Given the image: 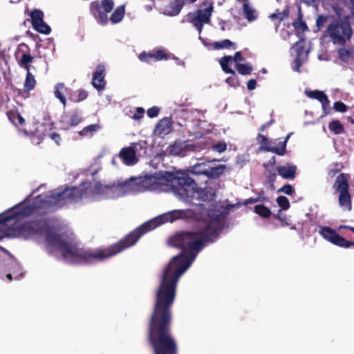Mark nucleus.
I'll return each mask as SVG.
<instances>
[{
	"mask_svg": "<svg viewBox=\"0 0 354 354\" xmlns=\"http://www.w3.org/2000/svg\"><path fill=\"white\" fill-rule=\"evenodd\" d=\"M301 1L308 6H312L316 3L317 0H301Z\"/></svg>",
	"mask_w": 354,
	"mask_h": 354,
	"instance_id": "57",
	"label": "nucleus"
},
{
	"mask_svg": "<svg viewBox=\"0 0 354 354\" xmlns=\"http://www.w3.org/2000/svg\"><path fill=\"white\" fill-rule=\"evenodd\" d=\"M85 194V190L82 187H66L62 192L47 195L44 198L41 195H37L34 198L30 204L23 205L18 211L10 215H0V224H6L13 219H17L21 216H29L32 214L40 216L54 212L57 208H61L67 203L77 202L81 200Z\"/></svg>",
	"mask_w": 354,
	"mask_h": 354,
	"instance_id": "3",
	"label": "nucleus"
},
{
	"mask_svg": "<svg viewBox=\"0 0 354 354\" xmlns=\"http://www.w3.org/2000/svg\"><path fill=\"white\" fill-rule=\"evenodd\" d=\"M328 129L335 135H339L345 133L343 125L337 120H333L330 122L328 124Z\"/></svg>",
	"mask_w": 354,
	"mask_h": 354,
	"instance_id": "28",
	"label": "nucleus"
},
{
	"mask_svg": "<svg viewBox=\"0 0 354 354\" xmlns=\"http://www.w3.org/2000/svg\"><path fill=\"white\" fill-rule=\"evenodd\" d=\"M282 223V225H289V219L288 218L287 216H279V214L275 216Z\"/></svg>",
	"mask_w": 354,
	"mask_h": 354,
	"instance_id": "50",
	"label": "nucleus"
},
{
	"mask_svg": "<svg viewBox=\"0 0 354 354\" xmlns=\"http://www.w3.org/2000/svg\"><path fill=\"white\" fill-rule=\"evenodd\" d=\"M142 187L148 190L158 192L172 191L181 198L193 200L196 198L198 189L197 183L187 175L176 176L172 173H167L161 177L150 176L142 180Z\"/></svg>",
	"mask_w": 354,
	"mask_h": 354,
	"instance_id": "4",
	"label": "nucleus"
},
{
	"mask_svg": "<svg viewBox=\"0 0 354 354\" xmlns=\"http://www.w3.org/2000/svg\"><path fill=\"white\" fill-rule=\"evenodd\" d=\"M100 129V126L98 124H93L85 127L82 130L79 131V134L81 136L91 137L93 134Z\"/></svg>",
	"mask_w": 354,
	"mask_h": 354,
	"instance_id": "27",
	"label": "nucleus"
},
{
	"mask_svg": "<svg viewBox=\"0 0 354 354\" xmlns=\"http://www.w3.org/2000/svg\"><path fill=\"white\" fill-rule=\"evenodd\" d=\"M327 32L335 44L344 45L353 34L348 17L334 19L328 26Z\"/></svg>",
	"mask_w": 354,
	"mask_h": 354,
	"instance_id": "7",
	"label": "nucleus"
},
{
	"mask_svg": "<svg viewBox=\"0 0 354 354\" xmlns=\"http://www.w3.org/2000/svg\"><path fill=\"white\" fill-rule=\"evenodd\" d=\"M257 86V81L254 79L250 80L247 83V88L250 91L255 89Z\"/></svg>",
	"mask_w": 354,
	"mask_h": 354,
	"instance_id": "51",
	"label": "nucleus"
},
{
	"mask_svg": "<svg viewBox=\"0 0 354 354\" xmlns=\"http://www.w3.org/2000/svg\"><path fill=\"white\" fill-rule=\"evenodd\" d=\"M350 122L351 124H354V119H351Z\"/></svg>",
	"mask_w": 354,
	"mask_h": 354,
	"instance_id": "63",
	"label": "nucleus"
},
{
	"mask_svg": "<svg viewBox=\"0 0 354 354\" xmlns=\"http://www.w3.org/2000/svg\"><path fill=\"white\" fill-rule=\"evenodd\" d=\"M125 13V8L124 5L119 6L115 8L110 17V21L112 24H117L120 22Z\"/></svg>",
	"mask_w": 354,
	"mask_h": 354,
	"instance_id": "25",
	"label": "nucleus"
},
{
	"mask_svg": "<svg viewBox=\"0 0 354 354\" xmlns=\"http://www.w3.org/2000/svg\"><path fill=\"white\" fill-rule=\"evenodd\" d=\"M290 136H287L284 140L279 142L276 146L273 142L263 134L259 133L257 137L261 149L269 152L274 153L279 156H283L286 152V144Z\"/></svg>",
	"mask_w": 354,
	"mask_h": 354,
	"instance_id": "13",
	"label": "nucleus"
},
{
	"mask_svg": "<svg viewBox=\"0 0 354 354\" xmlns=\"http://www.w3.org/2000/svg\"><path fill=\"white\" fill-rule=\"evenodd\" d=\"M262 200H261V198L259 197L258 198H248L247 200H245L244 204L245 205H248V204H252V203H257L259 201H261Z\"/></svg>",
	"mask_w": 354,
	"mask_h": 354,
	"instance_id": "55",
	"label": "nucleus"
},
{
	"mask_svg": "<svg viewBox=\"0 0 354 354\" xmlns=\"http://www.w3.org/2000/svg\"><path fill=\"white\" fill-rule=\"evenodd\" d=\"M276 180V174L270 172L267 176V182L270 185L271 189H274V183Z\"/></svg>",
	"mask_w": 354,
	"mask_h": 354,
	"instance_id": "49",
	"label": "nucleus"
},
{
	"mask_svg": "<svg viewBox=\"0 0 354 354\" xmlns=\"http://www.w3.org/2000/svg\"><path fill=\"white\" fill-rule=\"evenodd\" d=\"M302 51H303V48H299L297 49V57L295 58L294 62L295 64V66L294 68V70L297 72H299V68L301 66V59L299 58V57L301 55V54L302 53Z\"/></svg>",
	"mask_w": 354,
	"mask_h": 354,
	"instance_id": "41",
	"label": "nucleus"
},
{
	"mask_svg": "<svg viewBox=\"0 0 354 354\" xmlns=\"http://www.w3.org/2000/svg\"><path fill=\"white\" fill-rule=\"evenodd\" d=\"M278 174L284 179H294L296 176L297 167L294 165L287 166H278Z\"/></svg>",
	"mask_w": 354,
	"mask_h": 354,
	"instance_id": "22",
	"label": "nucleus"
},
{
	"mask_svg": "<svg viewBox=\"0 0 354 354\" xmlns=\"http://www.w3.org/2000/svg\"><path fill=\"white\" fill-rule=\"evenodd\" d=\"M227 209L222 205H212L207 211V218L201 223V227L205 232L212 235L211 237L214 241L223 228V222L228 214Z\"/></svg>",
	"mask_w": 354,
	"mask_h": 354,
	"instance_id": "6",
	"label": "nucleus"
},
{
	"mask_svg": "<svg viewBox=\"0 0 354 354\" xmlns=\"http://www.w3.org/2000/svg\"><path fill=\"white\" fill-rule=\"evenodd\" d=\"M195 214V212L190 209L169 211L144 223L118 242L104 248L86 250L80 248L79 244L73 239L53 232L45 219H41V234H46L48 245L58 250L67 262L91 264L103 261L135 245L142 236L162 224L180 219H191Z\"/></svg>",
	"mask_w": 354,
	"mask_h": 354,
	"instance_id": "2",
	"label": "nucleus"
},
{
	"mask_svg": "<svg viewBox=\"0 0 354 354\" xmlns=\"http://www.w3.org/2000/svg\"><path fill=\"white\" fill-rule=\"evenodd\" d=\"M194 26L198 30L199 32H201L202 31L203 24H201L198 21H196V22H194Z\"/></svg>",
	"mask_w": 354,
	"mask_h": 354,
	"instance_id": "58",
	"label": "nucleus"
},
{
	"mask_svg": "<svg viewBox=\"0 0 354 354\" xmlns=\"http://www.w3.org/2000/svg\"><path fill=\"white\" fill-rule=\"evenodd\" d=\"M305 93L308 97L316 99L322 104L324 115L328 113V109H329L330 101L328 96L323 91L319 90L306 91Z\"/></svg>",
	"mask_w": 354,
	"mask_h": 354,
	"instance_id": "17",
	"label": "nucleus"
},
{
	"mask_svg": "<svg viewBox=\"0 0 354 354\" xmlns=\"http://www.w3.org/2000/svg\"><path fill=\"white\" fill-rule=\"evenodd\" d=\"M288 16V10H283L282 12H279L277 10L276 12H274L270 15V18L272 19H277L279 21V22H281Z\"/></svg>",
	"mask_w": 354,
	"mask_h": 354,
	"instance_id": "38",
	"label": "nucleus"
},
{
	"mask_svg": "<svg viewBox=\"0 0 354 354\" xmlns=\"http://www.w3.org/2000/svg\"><path fill=\"white\" fill-rule=\"evenodd\" d=\"M351 232L354 233V227L351 229Z\"/></svg>",
	"mask_w": 354,
	"mask_h": 354,
	"instance_id": "64",
	"label": "nucleus"
},
{
	"mask_svg": "<svg viewBox=\"0 0 354 354\" xmlns=\"http://www.w3.org/2000/svg\"><path fill=\"white\" fill-rule=\"evenodd\" d=\"M243 13L245 17L249 21H252L257 18L255 15V11L248 5V3L243 4Z\"/></svg>",
	"mask_w": 354,
	"mask_h": 354,
	"instance_id": "33",
	"label": "nucleus"
},
{
	"mask_svg": "<svg viewBox=\"0 0 354 354\" xmlns=\"http://www.w3.org/2000/svg\"><path fill=\"white\" fill-rule=\"evenodd\" d=\"M172 130V122L169 118H164L161 119L156 124L154 131L160 136H165L171 132Z\"/></svg>",
	"mask_w": 354,
	"mask_h": 354,
	"instance_id": "21",
	"label": "nucleus"
},
{
	"mask_svg": "<svg viewBox=\"0 0 354 354\" xmlns=\"http://www.w3.org/2000/svg\"><path fill=\"white\" fill-rule=\"evenodd\" d=\"M194 148V145L186 144L181 141H176L169 147L170 153L179 156H185L187 151H193Z\"/></svg>",
	"mask_w": 354,
	"mask_h": 354,
	"instance_id": "16",
	"label": "nucleus"
},
{
	"mask_svg": "<svg viewBox=\"0 0 354 354\" xmlns=\"http://www.w3.org/2000/svg\"><path fill=\"white\" fill-rule=\"evenodd\" d=\"M7 278L9 279L10 280H12V274H7Z\"/></svg>",
	"mask_w": 354,
	"mask_h": 354,
	"instance_id": "62",
	"label": "nucleus"
},
{
	"mask_svg": "<svg viewBox=\"0 0 354 354\" xmlns=\"http://www.w3.org/2000/svg\"><path fill=\"white\" fill-rule=\"evenodd\" d=\"M196 195L197 198L201 199L203 201H207L209 198V192L207 190V189L198 188Z\"/></svg>",
	"mask_w": 354,
	"mask_h": 354,
	"instance_id": "39",
	"label": "nucleus"
},
{
	"mask_svg": "<svg viewBox=\"0 0 354 354\" xmlns=\"http://www.w3.org/2000/svg\"><path fill=\"white\" fill-rule=\"evenodd\" d=\"M31 24L32 27L44 21V12L39 9H34L30 12Z\"/></svg>",
	"mask_w": 354,
	"mask_h": 354,
	"instance_id": "29",
	"label": "nucleus"
},
{
	"mask_svg": "<svg viewBox=\"0 0 354 354\" xmlns=\"http://www.w3.org/2000/svg\"><path fill=\"white\" fill-rule=\"evenodd\" d=\"M232 46L235 48L236 44L227 39L214 43V48L217 50L222 48H230Z\"/></svg>",
	"mask_w": 354,
	"mask_h": 354,
	"instance_id": "35",
	"label": "nucleus"
},
{
	"mask_svg": "<svg viewBox=\"0 0 354 354\" xmlns=\"http://www.w3.org/2000/svg\"><path fill=\"white\" fill-rule=\"evenodd\" d=\"M232 61V56H224L220 59V64L223 69V71L225 73H230L232 75H234L235 72L234 70H232L231 68L229 67L228 64L229 62Z\"/></svg>",
	"mask_w": 354,
	"mask_h": 354,
	"instance_id": "30",
	"label": "nucleus"
},
{
	"mask_svg": "<svg viewBox=\"0 0 354 354\" xmlns=\"http://www.w3.org/2000/svg\"><path fill=\"white\" fill-rule=\"evenodd\" d=\"M66 94L68 95V100L73 103H79L86 100L88 95V92L83 88L73 91L66 87L63 82L57 83L55 86L54 95L63 104L64 107L66 105Z\"/></svg>",
	"mask_w": 354,
	"mask_h": 354,
	"instance_id": "9",
	"label": "nucleus"
},
{
	"mask_svg": "<svg viewBox=\"0 0 354 354\" xmlns=\"http://www.w3.org/2000/svg\"><path fill=\"white\" fill-rule=\"evenodd\" d=\"M276 163L275 156H272L267 163L263 164V167L267 168L268 166L273 167Z\"/></svg>",
	"mask_w": 354,
	"mask_h": 354,
	"instance_id": "56",
	"label": "nucleus"
},
{
	"mask_svg": "<svg viewBox=\"0 0 354 354\" xmlns=\"http://www.w3.org/2000/svg\"><path fill=\"white\" fill-rule=\"evenodd\" d=\"M353 228V227L352 226H349V225H341L339 226L338 229L339 230H342V229H346V230H349L351 231V229Z\"/></svg>",
	"mask_w": 354,
	"mask_h": 354,
	"instance_id": "59",
	"label": "nucleus"
},
{
	"mask_svg": "<svg viewBox=\"0 0 354 354\" xmlns=\"http://www.w3.org/2000/svg\"><path fill=\"white\" fill-rule=\"evenodd\" d=\"M333 108L335 111L344 113L347 111V106L341 101L334 102Z\"/></svg>",
	"mask_w": 354,
	"mask_h": 354,
	"instance_id": "43",
	"label": "nucleus"
},
{
	"mask_svg": "<svg viewBox=\"0 0 354 354\" xmlns=\"http://www.w3.org/2000/svg\"><path fill=\"white\" fill-rule=\"evenodd\" d=\"M274 122V119H271L270 121L267 122L266 123L262 124L260 128H259V131H265V129L268 127H269L270 126H271L273 123Z\"/></svg>",
	"mask_w": 354,
	"mask_h": 354,
	"instance_id": "54",
	"label": "nucleus"
},
{
	"mask_svg": "<svg viewBox=\"0 0 354 354\" xmlns=\"http://www.w3.org/2000/svg\"><path fill=\"white\" fill-rule=\"evenodd\" d=\"M118 156L127 165H136L138 161L136 157V152L131 147L122 148Z\"/></svg>",
	"mask_w": 354,
	"mask_h": 354,
	"instance_id": "19",
	"label": "nucleus"
},
{
	"mask_svg": "<svg viewBox=\"0 0 354 354\" xmlns=\"http://www.w3.org/2000/svg\"><path fill=\"white\" fill-rule=\"evenodd\" d=\"M225 82L230 85V86L236 87L239 85V79L237 76L234 75H232V76L228 77L225 80Z\"/></svg>",
	"mask_w": 354,
	"mask_h": 354,
	"instance_id": "44",
	"label": "nucleus"
},
{
	"mask_svg": "<svg viewBox=\"0 0 354 354\" xmlns=\"http://www.w3.org/2000/svg\"><path fill=\"white\" fill-rule=\"evenodd\" d=\"M160 108H158V106H152L147 110V114L149 118H153L158 116Z\"/></svg>",
	"mask_w": 354,
	"mask_h": 354,
	"instance_id": "48",
	"label": "nucleus"
},
{
	"mask_svg": "<svg viewBox=\"0 0 354 354\" xmlns=\"http://www.w3.org/2000/svg\"><path fill=\"white\" fill-rule=\"evenodd\" d=\"M30 48L25 43L19 44L16 53L18 64L20 67L27 71L24 82V89L26 91L32 90L36 84L34 75L30 72V64L33 62L34 57L30 53Z\"/></svg>",
	"mask_w": 354,
	"mask_h": 354,
	"instance_id": "8",
	"label": "nucleus"
},
{
	"mask_svg": "<svg viewBox=\"0 0 354 354\" xmlns=\"http://www.w3.org/2000/svg\"><path fill=\"white\" fill-rule=\"evenodd\" d=\"M114 7L113 0H102L92 1L89 5V10L93 17L102 25L108 23L107 14L111 12Z\"/></svg>",
	"mask_w": 354,
	"mask_h": 354,
	"instance_id": "11",
	"label": "nucleus"
},
{
	"mask_svg": "<svg viewBox=\"0 0 354 354\" xmlns=\"http://www.w3.org/2000/svg\"><path fill=\"white\" fill-rule=\"evenodd\" d=\"M318 232L325 240L336 246L342 248H354V242L347 241L330 227L319 226Z\"/></svg>",
	"mask_w": 354,
	"mask_h": 354,
	"instance_id": "12",
	"label": "nucleus"
},
{
	"mask_svg": "<svg viewBox=\"0 0 354 354\" xmlns=\"http://www.w3.org/2000/svg\"><path fill=\"white\" fill-rule=\"evenodd\" d=\"M48 126L44 123L37 122L34 125V129L31 132L32 140L37 144H39L48 134Z\"/></svg>",
	"mask_w": 354,
	"mask_h": 354,
	"instance_id": "18",
	"label": "nucleus"
},
{
	"mask_svg": "<svg viewBox=\"0 0 354 354\" xmlns=\"http://www.w3.org/2000/svg\"><path fill=\"white\" fill-rule=\"evenodd\" d=\"M211 12L212 10L208 8L200 10L197 12V16L194 20L201 24H207L210 19Z\"/></svg>",
	"mask_w": 354,
	"mask_h": 354,
	"instance_id": "26",
	"label": "nucleus"
},
{
	"mask_svg": "<svg viewBox=\"0 0 354 354\" xmlns=\"http://www.w3.org/2000/svg\"><path fill=\"white\" fill-rule=\"evenodd\" d=\"M33 28L37 30L38 32L48 35L51 31L50 27L46 24L44 21L37 24V26H33Z\"/></svg>",
	"mask_w": 354,
	"mask_h": 354,
	"instance_id": "36",
	"label": "nucleus"
},
{
	"mask_svg": "<svg viewBox=\"0 0 354 354\" xmlns=\"http://www.w3.org/2000/svg\"><path fill=\"white\" fill-rule=\"evenodd\" d=\"M153 354H178V344L171 330L148 328Z\"/></svg>",
	"mask_w": 354,
	"mask_h": 354,
	"instance_id": "5",
	"label": "nucleus"
},
{
	"mask_svg": "<svg viewBox=\"0 0 354 354\" xmlns=\"http://www.w3.org/2000/svg\"><path fill=\"white\" fill-rule=\"evenodd\" d=\"M276 201L282 210H287L290 207L288 198L284 196H278Z\"/></svg>",
	"mask_w": 354,
	"mask_h": 354,
	"instance_id": "37",
	"label": "nucleus"
},
{
	"mask_svg": "<svg viewBox=\"0 0 354 354\" xmlns=\"http://www.w3.org/2000/svg\"><path fill=\"white\" fill-rule=\"evenodd\" d=\"M277 192H283L287 195L291 196L295 194V190L292 187V186L290 184H286L283 185L282 187L278 189Z\"/></svg>",
	"mask_w": 354,
	"mask_h": 354,
	"instance_id": "40",
	"label": "nucleus"
},
{
	"mask_svg": "<svg viewBox=\"0 0 354 354\" xmlns=\"http://www.w3.org/2000/svg\"><path fill=\"white\" fill-rule=\"evenodd\" d=\"M145 112V111L142 107H137L132 118L135 120H139L144 117Z\"/></svg>",
	"mask_w": 354,
	"mask_h": 354,
	"instance_id": "47",
	"label": "nucleus"
},
{
	"mask_svg": "<svg viewBox=\"0 0 354 354\" xmlns=\"http://www.w3.org/2000/svg\"><path fill=\"white\" fill-rule=\"evenodd\" d=\"M138 57L142 62L151 63L153 61L167 60L169 59V55L164 50L158 49L154 53L143 51L139 55Z\"/></svg>",
	"mask_w": 354,
	"mask_h": 354,
	"instance_id": "15",
	"label": "nucleus"
},
{
	"mask_svg": "<svg viewBox=\"0 0 354 354\" xmlns=\"http://www.w3.org/2000/svg\"><path fill=\"white\" fill-rule=\"evenodd\" d=\"M7 116L9 118V120L15 124H17V122L20 125H23L25 124L24 118L19 113L10 111L7 113Z\"/></svg>",
	"mask_w": 354,
	"mask_h": 354,
	"instance_id": "32",
	"label": "nucleus"
},
{
	"mask_svg": "<svg viewBox=\"0 0 354 354\" xmlns=\"http://www.w3.org/2000/svg\"><path fill=\"white\" fill-rule=\"evenodd\" d=\"M200 226L196 231H180L169 237L170 245L182 249L165 267L156 291L148 328L171 330L172 306L180 276L189 268L197 254L214 240Z\"/></svg>",
	"mask_w": 354,
	"mask_h": 354,
	"instance_id": "1",
	"label": "nucleus"
},
{
	"mask_svg": "<svg viewBox=\"0 0 354 354\" xmlns=\"http://www.w3.org/2000/svg\"><path fill=\"white\" fill-rule=\"evenodd\" d=\"M201 164L203 165V166L201 167H200L199 169H202V170L207 169V168H205L206 165L205 163H201Z\"/></svg>",
	"mask_w": 354,
	"mask_h": 354,
	"instance_id": "61",
	"label": "nucleus"
},
{
	"mask_svg": "<svg viewBox=\"0 0 354 354\" xmlns=\"http://www.w3.org/2000/svg\"><path fill=\"white\" fill-rule=\"evenodd\" d=\"M236 69L239 74L243 75H250L252 71V67L249 64H236Z\"/></svg>",
	"mask_w": 354,
	"mask_h": 354,
	"instance_id": "34",
	"label": "nucleus"
},
{
	"mask_svg": "<svg viewBox=\"0 0 354 354\" xmlns=\"http://www.w3.org/2000/svg\"><path fill=\"white\" fill-rule=\"evenodd\" d=\"M203 166L202 164H197L194 166V170L195 173L203 174L210 178H218L221 174L224 172L225 166L220 165L214 167H208L207 169L202 170L198 169Z\"/></svg>",
	"mask_w": 354,
	"mask_h": 354,
	"instance_id": "20",
	"label": "nucleus"
},
{
	"mask_svg": "<svg viewBox=\"0 0 354 354\" xmlns=\"http://www.w3.org/2000/svg\"><path fill=\"white\" fill-rule=\"evenodd\" d=\"M300 28L302 29V30H305L307 29V26L305 22L301 21L300 23Z\"/></svg>",
	"mask_w": 354,
	"mask_h": 354,
	"instance_id": "60",
	"label": "nucleus"
},
{
	"mask_svg": "<svg viewBox=\"0 0 354 354\" xmlns=\"http://www.w3.org/2000/svg\"><path fill=\"white\" fill-rule=\"evenodd\" d=\"M185 5V0H171L167 6V14L169 16H176Z\"/></svg>",
	"mask_w": 354,
	"mask_h": 354,
	"instance_id": "23",
	"label": "nucleus"
},
{
	"mask_svg": "<svg viewBox=\"0 0 354 354\" xmlns=\"http://www.w3.org/2000/svg\"><path fill=\"white\" fill-rule=\"evenodd\" d=\"M328 19V16L319 15L316 20V27L318 30H321Z\"/></svg>",
	"mask_w": 354,
	"mask_h": 354,
	"instance_id": "42",
	"label": "nucleus"
},
{
	"mask_svg": "<svg viewBox=\"0 0 354 354\" xmlns=\"http://www.w3.org/2000/svg\"><path fill=\"white\" fill-rule=\"evenodd\" d=\"M243 59L244 58L243 57L240 51L236 52L234 55L232 57V61L234 62L243 61Z\"/></svg>",
	"mask_w": 354,
	"mask_h": 354,
	"instance_id": "53",
	"label": "nucleus"
},
{
	"mask_svg": "<svg viewBox=\"0 0 354 354\" xmlns=\"http://www.w3.org/2000/svg\"><path fill=\"white\" fill-rule=\"evenodd\" d=\"M48 136H50V138L52 140H55V142L57 144H59V142L61 140V138H60L59 134L56 133H50L48 132Z\"/></svg>",
	"mask_w": 354,
	"mask_h": 354,
	"instance_id": "52",
	"label": "nucleus"
},
{
	"mask_svg": "<svg viewBox=\"0 0 354 354\" xmlns=\"http://www.w3.org/2000/svg\"><path fill=\"white\" fill-rule=\"evenodd\" d=\"M212 149L218 153H222L226 150L227 145L225 142H219L214 145Z\"/></svg>",
	"mask_w": 354,
	"mask_h": 354,
	"instance_id": "45",
	"label": "nucleus"
},
{
	"mask_svg": "<svg viewBox=\"0 0 354 354\" xmlns=\"http://www.w3.org/2000/svg\"><path fill=\"white\" fill-rule=\"evenodd\" d=\"M334 189L339 193V204L344 210L352 209L351 196L349 193V184L346 174H340L335 179Z\"/></svg>",
	"mask_w": 354,
	"mask_h": 354,
	"instance_id": "10",
	"label": "nucleus"
},
{
	"mask_svg": "<svg viewBox=\"0 0 354 354\" xmlns=\"http://www.w3.org/2000/svg\"><path fill=\"white\" fill-rule=\"evenodd\" d=\"M106 68L104 64H98L95 71L93 73L92 86L98 91H101L105 88L106 86Z\"/></svg>",
	"mask_w": 354,
	"mask_h": 354,
	"instance_id": "14",
	"label": "nucleus"
},
{
	"mask_svg": "<svg viewBox=\"0 0 354 354\" xmlns=\"http://www.w3.org/2000/svg\"><path fill=\"white\" fill-rule=\"evenodd\" d=\"M254 212L260 216L267 218L271 215V210L264 205H257L254 207Z\"/></svg>",
	"mask_w": 354,
	"mask_h": 354,
	"instance_id": "31",
	"label": "nucleus"
},
{
	"mask_svg": "<svg viewBox=\"0 0 354 354\" xmlns=\"http://www.w3.org/2000/svg\"><path fill=\"white\" fill-rule=\"evenodd\" d=\"M84 121V118L82 115L81 111L75 109L73 110L69 117L68 124L70 127H76Z\"/></svg>",
	"mask_w": 354,
	"mask_h": 354,
	"instance_id": "24",
	"label": "nucleus"
},
{
	"mask_svg": "<svg viewBox=\"0 0 354 354\" xmlns=\"http://www.w3.org/2000/svg\"><path fill=\"white\" fill-rule=\"evenodd\" d=\"M109 189L108 185H103L101 183L97 182L95 184L94 192L96 194H100L104 193L105 190Z\"/></svg>",
	"mask_w": 354,
	"mask_h": 354,
	"instance_id": "46",
	"label": "nucleus"
}]
</instances>
